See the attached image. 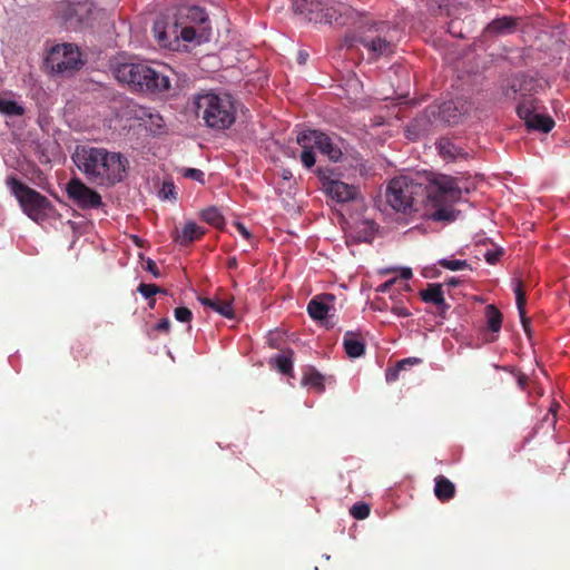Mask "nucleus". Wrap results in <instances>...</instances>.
<instances>
[{
    "label": "nucleus",
    "mask_w": 570,
    "mask_h": 570,
    "mask_svg": "<svg viewBox=\"0 0 570 570\" xmlns=\"http://www.w3.org/2000/svg\"><path fill=\"white\" fill-rule=\"evenodd\" d=\"M197 117L214 130L228 129L236 119L235 100L226 92H202L194 97Z\"/></svg>",
    "instance_id": "obj_4"
},
{
    "label": "nucleus",
    "mask_w": 570,
    "mask_h": 570,
    "mask_svg": "<svg viewBox=\"0 0 570 570\" xmlns=\"http://www.w3.org/2000/svg\"><path fill=\"white\" fill-rule=\"evenodd\" d=\"M499 253L498 252H487L484 254L485 261L490 264H494L498 261Z\"/></svg>",
    "instance_id": "obj_49"
},
{
    "label": "nucleus",
    "mask_w": 570,
    "mask_h": 570,
    "mask_svg": "<svg viewBox=\"0 0 570 570\" xmlns=\"http://www.w3.org/2000/svg\"><path fill=\"white\" fill-rule=\"evenodd\" d=\"M485 321H501L502 314L494 305H488L485 308Z\"/></svg>",
    "instance_id": "obj_44"
},
{
    "label": "nucleus",
    "mask_w": 570,
    "mask_h": 570,
    "mask_svg": "<svg viewBox=\"0 0 570 570\" xmlns=\"http://www.w3.org/2000/svg\"><path fill=\"white\" fill-rule=\"evenodd\" d=\"M325 325H326V330H330L333 327L334 323H325Z\"/></svg>",
    "instance_id": "obj_56"
},
{
    "label": "nucleus",
    "mask_w": 570,
    "mask_h": 570,
    "mask_svg": "<svg viewBox=\"0 0 570 570\" xmlns=\"http://www.w3.org/2000/svg\"><path fill=\"white\" fill-rule=\"evenodd\" d=\"M72 160L88 180L100 186L121 181L128 166L127 158L120 153L90 146H78Z\"/></svg>",
    "instance_id": "obj_1"
},
{
    "label": "nucleus",
    "mask_w": 570,
    "mask_h": 570,
    "mask_svg": "<svg viewBox=\"0 0 570 570\" xmlns=\"http://www.w3.org/2000/svg\"><path fill=\"white\" fill-rule=\"evenodd\" d=\"M6 183L11 194L17 198L22 212L29 218L35 222H42L49 217L52 205L46 196L14 177H9Z\"/></svg>",
    "instance_id": "obj_7"
},
{
    "label": "nucleus",
    "mask_w": 570,
    "mask_h": 570,
    "mask_svg": "<svg viewBox=\"0 0 570 570\" xmlns=\"http://www.w3.org/2000/svg\"><path fill=\"white\" fill-rule=\"evenodd\" d=\"M376 232V225L368 219H360L350 224L345 228V237L347 244L371 242Z\"/></svg>",
    "instance_id": "obj_16"
},
{
    "label": "nucleus",
    "mask_w": 570,
    "mask_h": 570,
    "mask_svg": "<svg viewBox=\"0 0 570 570\" xmlns=\"http://www.w3.org/2000/svg\"><path fill=\"white\" fill-rule=\"evenodd\" d=\"M523 331L527 333L528 336H531V323L524 322L521 323Z\"/></svg>",
    "instance_id": "obj_51"
},
{
    "label": "nucleus",
    "mask_w": 570,
    "mask_h": 570,
    "mask_svg": "<svg viewBox=\"0 0 570 570\" xmlns=\"http://www.w3.org/2000/svg\"><path fill=\"white\" fill-rule=\"evenodd\" d=\"M297 144L301 147H306L307 144H313V147L317 149L323 155L327 156L328 159L333 161H337L341 156V149L335 146L332 139L322 131L318 130H307L301 132L297 138Z\"/></svg>",
    "instance_id": "obj_10"
},
{
    "label": "nucleus",
    "mask_w": 570,
    "mask_h": 570,
    "mask_svg": "<svg viewBox=\"0 0 570 570\" xmlns=\"http://www.w3.org/2000/svg\"><path fill=\"white\" fill-rule=\"evenodd\" d=\"M158 196L163 200L176 199V188L173 181H164L158 193Z\"/></svg>",
    "instance_id": "obj_37"
},
{
    "label": "nucleus",
    "mask_w": 570,
    "mask_h": 570,
    "mask_svg": "<svg viewBox=\"0 0 570 570\" xmlns=\"http://www.w3.org/2000/svg\"><path fill=\"white\" fill-rule=\"evenodd\" d=\"M46 65L55 73L68 75L81 68L83 60L79 48L72 43L53 46L46 58Z\"/></svg>",
    "instance_id": "obj_8"
},
{
    "label": "nucleus",
    "mask_w": 570,
    "mask_h": 570,
    "mask_svg": "<svg viewBox=\"0 0 570 570\" xmlns=\"http://www.w3.org/2000/svg\"><path fill=\"white\" fill-rule=\"evenodd\" d=\"M390 271H391V269H382V271H380V273H381V274H386V273H389Z\"/></svg>",
    "instance_id": "obj_57"
},
{
    "label": "nucleus",
    "mask_w": 570,
    "mask_h": 570,
    "mask_svg": "<svg viewBox=\"0 0 570 570\" xmlns=\"http://www.w3.org/2000/svg\"><path fill=\"white\" fill-rule=\"evenodd\" d=\"M412 275H413L412 274V269L410 267H402L399 271V276L392 277L389 281H386L385 283L379 285L375 288V292L376 293H389V292H391L392 287L397 283L399 278L402 279V282H400V287L401 288H406L407 284L404 283V282L409 281L412 277Z\"/></svg>",
    "instance_id": "obj_27"
},
{
    "label": "nucleus",
    "mask_w": 570,
    "mask_h": 570,
    "mask_svg": "<svg viewBox=\"0 0 570 570\" xmlns=\"http://www.w3.org/2000/svg\"><path fill=\"white\" fill-rule=\"evenodd\" d=\"M320 178L324 191L334 200L338 203H346L353 200L357 195V188L354 185L346 184L338 179H332L326 175V171L318 170Z\"/></svg>",
    "instance_id": "obj_13"
},
{
    "label": "nucleus",
    "mask_w": 570,
    "mask_h": 570,
    "mask_svg": "<svg viewBox=\"0 0 570 570\" xmlns=\"http://www.w3.org/2000/svg\"><path fill=\"white\" fill-rule=\"evenodd\" d=\"M153 32L158 45L164 48H171V38L175 42L178 41V24L169 26L165 18H159L155 21Z\"/></svg>",
    "instance_id": "obj_17"
},
{
    "label": "nucleus",
    "mask_w": 570,
    "mask_h": 570,
    "mask_svg": "<svg viewBox=\"0 0 570 570\" xmlns=\"http://www.w3.org/2000/svg\"><path fill=\"white\" fill-rule=\"evenodd\" d=\"M198 299L206 309L225 318L234 317V309L228 296L199 297Z\"/></svg>",
    "instance_id": "obj_19"
},
{
    "label": "nucleus",
    "mask_w": 570,
    "mask_h": 570,
    "mask_svg": "<svg viewBox=\"0 0 570 570\" xmlns=\"http://www.w3.org/2000/svg\"><path fill=\"white\" fill-rule=\"evenodd\" d=\"M424 276H425V277H429V276H431V275L429 274V271H428V268H426V269H425V272H424Z\"/></svg>",
    "instance_id": "obj_58"
},
{
    "label": "nucleus",
    "mask_w": 570,
    "mask_h": 570,
    "mask_svg": "<svg viewBox=\"0 0 570 570\" xmlns=\"http://www.w3.org/2000/svg\"><path fill=\"white\" fill-rule=\"evenodd\" d=\"M517 112L530 129L549 132L554 126L553 119L543 111V107L534 99L524 100L518 106Z\"/></svg>",
    "instance_id": "obj_9"
},
{
    "label": "nucleus",
    "mask_w": 570,
    "mask_h": 570,
    "mask_svg": "<svg viewBox=\"0 0 570 570\" xmlns=\"http://www.w3.org/2000/svg\"><path fill=\"white\" fill-rule=\"evenodd\" d=\"M424 184L412 176H399L390 180L385 198L391 208L397 213L411 215L419 212L417 205L424 202Z\"/></svg>",
    "instance_id": "obj_6"
},
{
    "label": "nucleus",
    "mask_w": 570,
    "mask_h": 570,
    "mask_svg": "<svg viewBox=\"0 0 570 570\" xmlns=\"http://www.w3.org/2000/svg\"><path fill=\"white\" fill-rule=\"evenodd\" d=\"M145 116L148 117V121L146 124L149 126L151 131L156 132L164 128L165 121L158 112H148L145 114Z\"/></svg>",
    "instance_id": "obj_36"
},
{
    "label": "nucleus",
    "mask_w": 570,
    "mask_h": 570,
    "mask_svg": "<svg viewBox=\"0 0 570 570\" xmlns=\"http://www.w3.org/2000/svg\"><path fill=\"white\" fill-rule=\"evenodd\" d=\"M425 197L428 203L435 209L431 213L430 218L435 222L455 219V212L452 206L460 202L463 191L468 188L463 186V181L456 177L444 174H434L429 178L425 185Z\"/></svg>",
    "instance_id": "obj_3"
},
{
    "label": "nucleus",
    "mask_w": 570,
    "mask_h": 570,
    "mask_svg": "<svg viewBox=\"0 0 570 570\" xmlns=\"http://www.w3.org/2000/svg\"><path fill=\"white\" fill-rule=\"evenodd\" d=\"M400 373H401V371L399 370V367L396 365H394L393 367L386 368V371H385L386 382L392 383V382L397 381Z\"/></svg>",
    "instance_id": "obj_46"
},
{
    "label": "nucleus",
    "mask_w": 570,
    "mask_h": 570,
    "mask_svg": "<svg viewBox=\"0 0 570 570\" xmlns=\"http://www.w3.org/2000/svg\"><path fill=\"white\" fill-rule=\"evenodd\" d=\"M23 108L16 101L0 97V112L8 116H21Z\"/></svg>",
    "instance_id": "obj_31"
},
{
    "label": "nucleus",
    "mask_w": 570,
    "mask_h": 570,
    "mask_svg": "<svg viewBox=\"0 0 570 570\" xmlns=\"http://www.w3.org/2000/svg\"><path fill=\"white\" fill-rule=\"evenodd\" d=\"M501 324L502 323H482L476 330L478 338L475 346L494 342L501 330Z\"/></svg>",
    "instance_id": "obj_25"
},
{
    "label": "nucleus",
    "mask_w": 570,
    "mask_h": 570,
    "mask_svg": "<svg viewBox=\"0 0 570 570\" xmlns=\"http://www.w3.org/2000/svg\"><path fill=\"white\" fill-rule=\"evenodd\" d=\"M424 115L431 124L438 121L454 124L461 116L455 102L452 100L445 101L441 105L429 106Z\"/></svg>",
    "instance_id": "obj_15"
},
{
    "label": "nucleus",
    "mask_w": 570,
    "mask_h": 570,
    "mask_svg": "<svg viewBox=\"0 0 570 570\" xmlns=\"http://www.w3.org/2000/svg\"><path fill=\"white\" fill-rule=\"evenodd\" d=\"M138 292L146 298L151 297L158 292V287L154 284H140Z\"/></svg>",
    "instance_id": "obj_43"
},
{
    "label": "nucleus",
    "mask_w": 570,
    "mask_h": 570,
    "mask_svg": "<svg viewBox=\"0 0 570 570\" xmlns=\"http://www.w3.org/2000/svg\"><path fill=\"white\" fill-rule=\"evenodd\" d=\"M191 316V311L187 307H177L175 309L176 321H190Z\"/></svg>",
    "instance_id": "obj_45"
},
{
    "label": "nucleus",
    "mask_w": 570,
    "mask_h": 570,
    "mask_svg": "<svg viewBox=\"0 0 570 570\" xmlns=\"http://www.w3.org/2000/svg\"><path fill=\"white\" fill-rule=\"evenodd\" d=\"M461 283V279L460 278H456V277H451L446 281V285L452 287V286H456L458 284Z\"/></svg>",
    "instance_id": "obj_50"
},
{
    "label": "nucleus",
    "mask_w": 570,
    "mask_h": 570,
    "mask_svg": "<svg viewBox=\"0 0 570 570\" xmlns=\"http://www.w3.org/2000/svg\"><path fill=\"white\" fill-rule=\"evenodd\" d=\"M146 269L148 272H150L155 277H159L160 276V273H159V269L157 267V264L153 261V259H147L146 262Z\"/></svg>",
    "instance_id": "obj_48"
},
{
    "label": "nucleus",
    "mask_w": 570,
    "mask_h": 570,
    "mask_svg": "<svg viewBox=\"0 0 570 570\" xmlns=\"http://www.w3.org/2000/svg\"><path fill=\"white\" fill-rule=\"evenodd\" d=\"M114 73L119 82L138 91L161 94L170 88V79L167 75L145 63H121Z\"/></svg>",
    "instance_id": "obj_5"
},
{
    "label": "nucleus",
    "mask_w": 570,
    "mask_h": 570,
    "mask_svg": "<svg viewBox=\"0 0 570 570\" xmlns=\"http://www.w3.org/2000/svg\"><path fill=\"white\" fill-rule=\"evenodd\" d=\"M183 176L186 178H190L193 180H196L198 183L204 184V173L200 169L196 168H184L181 170Z\"/></svg>",
    "instance_id": "obj_41"
},
{
    "label": "nucleus",
    "mask_w": 570,
    "mask_h": 570,
    "mask_svg": "<svg viewBox=\"0 0 570 570\" xmlns=\"http://www.w3.org/2000/svg\"><path fill=\"white\" fill-rule=\"evenodd\" d=\"M302 384L314 389L317 393L325 390V377L315 367L309 366L303 373Z\"/></svg>",
    "instance_id": "obj_26"
},
{
    "label": "nucleus",
    "mask_w": 570,
    "mask_h": 570,
    "mask_svg": "<svg viewBox=\"0 0 570 570\" xmlns=\"http://www.w3.org/2000/svg\"><path fill=\"white\" fill-rule=\"evenodd\" d=\"M298 60H299V63H304L306 61V55H304L303 52H299Z\"/></svg>",
    "instance_id": "obj_53"
},
{
    "label": "nucleus",
    "mask_w": 570,
    "mask_h": 570,
    "mask_svg": "<svg viewBox=\"0 0 570 570\" xmlns=\"http://www.w3.org/2000/svg\"><path fill=\"white\" fill-rule=\"evenodd\" d=\"M420 296L423 302L433 304L441 312L448 308V305L444 302L442 284H429L426 288L420 291Z\"/></svg>",
    "instance_id": "obj_20"
},
{
    "label": "nucleus",
    "mask_w": 570,
    "mask_h": 570,
    "mask_svg": "<svg viewBox=\"0 0 570 570\" xmlns=\"http://www.w3.org/2000/svg\"><path fill=\"white\" fill-rule=\"evenodd\" d=\"M303 151L301 154V161L306 168H311L315 164V154L313 144H307L306 147H302Z\"/></svg>",
    "instance_id": "obj_35"
},
{
    "label": "nucleus",
    "mask_w": 570,
    "mask_h": 570,
    "mask_svg": "<svg viewBox=\"0 0 570 570\" xmlns=\"http://www.w3.org/2000/svg\"><path fill=\"white\" fill-rule=\"evenodd\" d=\"M527 380H528V379H527V376H525V375H520V376L518 377V384L523 389V387H524V385L527 384Z\"/></svg>",
    "instance_id": "obj_52"
},
{
    "label": "nucleus",
    "mask_w": 570,
    "mask_h": 570,
    "mask_svg": "<svg viewBox=\"0 0 570 570\" xmlns=\"http://www.w3.org/2000/svg\"><path fill=\"white\" fill-rule=\"evenodd\" d=\"M360 42L367 48L374 57L385 56L393 52V43L385 37L377 36H353L346 35L344 38V45L346 47H353Z\"/></svg>",
    "instance_id": "obj_14"
},
{
    "label": "nucleus",
    "mask_w": 570,
    "mask_h": 570,
    "mask_svg": "<svg viewBox=\"0 0 570 570\" xmlns=\"http://www.w3.org/2000/svg\"><path fill=\"white\" fill-rule=\"evenodd\" d=\"M271 335H273V334L271 333ZM268 340H269V344H271L273 347H275L276 345H275V343H274V338H273V336H269V338H268Z\"/></svg>",
    "instance_id": "obj_54"
},
{
    "label": "nucleus",
    "mask_w": 570,
    "mask_h": 570,
    "mask_svg": "<svg viewBox=\"0 0 570 570\" xmlns=\"http://www.w3.org/2000/svg\"><path fill=\"white\" fill-rule=\"evenodd\" d=\"M385 305H386V307H389L387 304H385ZM390 308H391L393 315L396 317H407L410 315L409 308L404 304L403 301H399V302L392 301Z\"/></svg>",
    "instance_id": "obj_39"
},
{
    "label": "nucleus",
    "mask_w": 570,
    "mask_h": 570,
    "mask_svg": "<svg viewBox=\"0 0 570 570\" xmlns=\"http://www.w3.org/2000/svg\"><path fill=\"white\" fill-rule=\"evenodd\" d=\"M293 9L316 23L353 26L358 31L372 28L379 31L383 27L382 23H370L368 18L363 13L336 0H295Z\"/></svg>",
    "instance_id": "obj_2"
},
{
    "label": "nucleus",
    "mask_w": 570,
    "mask_h": 570,
    "mask_svg": "<svg viewBox=\"0 0 570 570\" xmlns=\"http://www.w3.org/2000/svg\"><path fill=\"white\" fill-rule=\"evenodd\" d=\"M235 228H236L237 233L245 239L250 238V232L246 228V226L244 224L237 222V223H235Z\"/></svg>",
    "instance_id": "obj_47"
},
{
    "label": "nucleus",
    "mask_w": 570,
    "mask_h": 570,
    "mask_svg": "<svg viewBox=\"0 0 570 570\" xmlns=\"http://www.w3.org/2000/svg\"><path fill=\"white\" fill-rule=\"evenodd\" d=\"M134 240L138 244L139 238L137 236H134Z\"/></svg>",
    "instance_id": "obj_59"
},
{
    "label": "nucleus",
    "mask_w": 570,
    "mask_h": 570,
    "mask_svg": "<svg viewBox=\"0 0 570 570\" xmlns=\"http://www.w3.org/2000/svg\"><path fill=\"white\" fill-rule=\"evenodd\" d=\"M170 331V323H155V325L148 330L150 338H157L161 334H168Z\"/></svg>",
    "instance_id": "obj_40"
},
{
    "label": "nucleus",
    "mask_w": 570,
    "mask_h": 570,
    "mask_svg": "<svg viewBox=\"0 0 570 570\" xmlns=\"http://www.w3.org/2000/svg\"><path fill=\"white\" fill-rule=\"evenodd\" d=\"M421 362L422 361L420 358H417V357H406V358H403V360L396 362L395 365L402 372V371L407 370L411 366L420 364Z\"/></svg>",
    "instance_id": "obj_42"
},
{
    "label": "nucleus",
    "mask_w": 570,
    "mask_h": 570,
    "mask_svg": "<svg viewBox=\"0 0 570 570\" xmlns=\"http://www.w3.org/2000/svg\"><path fill=\"white\" fill-rule=\"evenodd\" d=\"M512 287H513V292L515 295V305H517V308L519 312L520 321H522V322L530 321L529 318H527V314H525V302L527 301H525V293L523 291L521 281L513 279Z\"/></svg>",
    "instance_id": "obj_29"
},
{
    "label": "nucleus",
    "mask_w": 570,
    "mask_h": 570,
    "mask_svg": "<svg viewBox=\"0 0 570 570\" xmlns=\"http://www.w3.org/2000/svg\"><path fill=\"white\" fill-rule=\"evenodd\" d=\"M67 194L81 208H98L101 196L80 179H71L67 185Z\"/></svg>",
    "instance_id": "obj_12"
},
{
    "label": "nucleus",
    "mask_w": 570,
    "mask_h": 570,
    "mask_svg": "<svg viewBox=\"0 0 570 570\" xmlns=\"http://www.w3.org/2000/svg\"><path fill=\"white\" fill-rule=\"evenodd\" d=\"M420 121H421V119H419V118H417V119H415V120H414L413 126H415V127H420Z\"/></svg>",
    "instance_id": "obj_55"
},
{
    "label": "nucleus",
    "mask_w": 570,
    "mask_h": 570,
    "mask_svg": "<svg viewBox=\"0 0 570 570\" xmlns=\"http://www.w3.org/2000/svg\"><path fill=\"white\" fill-rule=\"evenodd\" d=\"M338 309L337 298L331 293L315 295L307 304V313L313 321L337 317Z\"/></svg>",
    "instance_id": "obj_11"
},
{
    "label": "nucleus",
    "mask_w": 570,
    "mask_h": 570,
    "mask_svg": "<svg viewBox=\"0 0 570 570\" xmlns=\"http://www.w3.org/2000/svg\"><path fill=\"white\" fill-rule=\"evenodd\" d=\"M180 37L186 42L197 41L198 43H200L204 38L202 33L197 35L195 28L191 26L181 28Z\"/></svg>",
    "instance_id": "obj_38"
},
{
    "label": "nucleus",
    "mask_w": 570,
    "mask_h": 570,
    "mask_svg": "<svg viewBox=\"0 0 570 570\" xmlns=\"http://www.w3.org/2000/svg\"><path fill=\"white\" fill-rule=\"evenodd\" d=\"M179 14L185 17L190 23L202 26V30L205 31L207 28L205 24L208 21L205 10L197 6H185L179 9Z\"/></svg>",
    "instance_id": "obj_24"
},
{
    "label": "nucleus",
    "mask_w": 570,
    "mask_h": 570,
    "mask_svg": "<svg viewBox=\"0 0 570 570\" xmlns=\"http://www.w3.org/2000/svg\"><path fill=\"white\" fill-rule=\"evenodd\" d=\"M202 218L213 226H220L224 218L216 207H208L202 212Z\"/></svg>",
    "instance_id": "obj_32"
},
{
    "label": "nucleus",
    "mask_w": 570,
    "mask_h": 570,
    "mask_svg": "<svg viewBox=\"0 0 570 570\" xmlns=\"http://www.w3.org/2000/svg\"><path fill=\"white\" fill-rule=\"evenodd\" d=\"M292 352L289 355L278 354L269 360L271 366L277 368L278 372L285 375H292L293 373V360Z\"/></svg>",
    "instance_id": "obj_30"
},
{
    "label": "nucleus",
    "mask_w": 570,
    "mask_h": 570,
    "mask_svg": "<svg viewBox=\"0 0 570 570\" xmlns=\"http://www.w3.org/2000/svg\"><path fill=\"white\" fill-rule=\"evenodd\" d=\"M434 494L441 502H448L455 495V485L443 475L435 478Z\"/></svg>",
    "instance_id": "obj_23"
},
{
    "label": "nucleus",
    "mask_w": 570,
    "mask_h": 570,
    "mask_svg": "<svg viewBox=\"0 0 570 570\" xmlns=\"http://www.w3.org/2000/svg\"><path fill=\"white\" fill-rule=\"evenodd\" d=\"M371 512V508L367 503L364 502H357L355 503L351 510L350 513L353 518L356 520H364L368 517Z\"/></svg>",
    "instance_id": "obj_34"
},
{
    "label": "nucleus",
    "mask_w": 570,
    "mask_h": 570,
    "mask_svg": "<svg viewBox=\"0 0 570 570\" xmlns=\"http://www.w3.org/2000/svg\"><path fill=\"white\" fill-rule=\"evenodd\" d=\"M436 148L441 157L448 161H456L459 159H465L466 153L448 138H441L436 142Z\"/></svg>",
    "instance_id": "obj_21"
},
{
    "label": "nucleus",
    "mask_w": 570,
    "mask_h": 570,
    "mask_svg": "<svg viewBox=\"0 0 570 570\" xmlns=\"http://www.w3.org/2000/svg\"><path fill=\"white\" fill-rule=\"evenodd\" d=\"M366 335L360 331H347L343 336V348L350 358H357L365 354Z\"/></svg>",
    "instance_id": "obj_18"
},
{
    "label": "nucleus",
    "mask_w": 570,
    "mask_h": 570,
    "mask_svg": "<svg viewBox=\"0 0 570 570\" xmlns=\"http://www.w3.org/2000/svg\"><path fill=\"white\" fill-rule=\"evenodd\" d=\"M204 229L196 223L187 222L184 225L183 229L175 236V240L178 244L186 246L193 243L194 240L199 239L204 235Z\"/></svg>",
    "instance_id": "obj_22"
},
{
    "label": "nucleus",
    "mask_w": 570,
    "mask_h": 570,
    "mask_svg": "<svg viewBox=\"0 0 570 570\" xmlns=\"http://www.w3.org/2000/svg\"><path fill=\"white\" fill-rule=\"evenodd\" d=\"M514 29V20L509 17H502L490 22L485 31L490 35H505Z\"/></svg>",
    "instance_id": "obj_28"
},
{
    "label": "nucleus",
    "mask_w": 570,
    "mask_h": 570,
    "mask_svg": "<svg viewBox=\"0 0 570 570\" xmlns=\"http://www.w3.org/2000/svg\"><path fill=\"white\" fill-rule=\"evenodd\" d=\"M438 265L450 271H461L469 267V264L465 259L455 258H441L438 261Z\"/></svg>",
    "instance_id": "obj_33"
}]
</instances>
